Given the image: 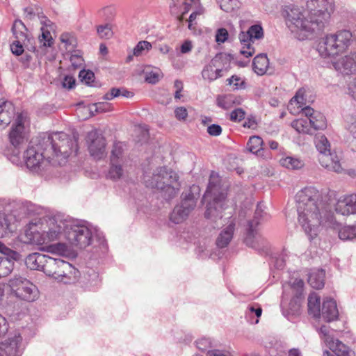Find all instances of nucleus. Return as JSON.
I'll use <instances>...</instances> for the list:
<instances>
[{"label": "nucleus", "instance_id": "nucleus-1", "mask_svg": "<svg viewBox=\"0 0 356 356\" xmlns=\"http://www.w3.org/2000/svg\"><path fill=\"white\" fill-rule=\"evenodd\" d=\"M296 207L298 222L310 238L317 235V229L321 225L339 229V237L341 240L356 238V226L339 228L331 209L316 188L307 187L300 191L296 195Z\"/></svg>", "mask_w": 356, "mask_h": 356}, {"label": "nucleus", "instance_id": "nucleus-2", "mask_svg": "<svg viewBox=\"0 0 356 356\" xmlns=\"http://www.w3.org/2000/svg\"><path fill=\"white\" fill-rule=\"evenodd\" d=\"M78 150L77 140L64 132L42 133L31 140L24 154L27 168L36 173L52 165H63L72 152Z\"/></svg>", "mask_w": 356, "mask_h": 356}, {"label": "nucleus", "instance_id": "nucleus-3", "mask_svg": "<svg viewBox=\"0 0 356 356\" xmlns=\"http://www.w3.org/2000/svg\"><path fill=\"white\" fill-rule=\"evenodd\" d=\"M309 6L314 8L307 15L298 6H289L285 9L286 26L300 40L312 38L323 31L334 5L333 0H311Z\"/></svg>", "mask_w": 356, "mask_h": 356}, {"label": "nucleus", "instance_id": "nucleus-4", "mask_svg": "<svg viewBox=\"0 0 356 356\" xmlns=\"http://www.w3.org/2000/svg\"><path fill=\"white\" fill-rule=\"evenodd\" d=\"M70 224L60 216L34 218L29 223L25 234L31 243L38 245L48 243L59 240L63 235L66 238Z\"/></svg>", "mask_w": 356, "mask_h": 356}, {"label": "nucleus", "instance_id": "nucleus-5", "mask_svg": "<svg viewBox=\"0 0 356 356\" xmlns=\"http://www.w3.org/2000/svg\"><path fill=\"white\" fill-rule=\"evenodd\" d=\"M202 202H206L204 216L216 221L222 218V212L227 208V187L221 185V179L218 174L212 172Z\"/></svg>", "mask_w": 356, "mask_h": 356}, {"label": "nucleus", "instance_id": "nucleus-6", "mask_svg": "<svg viewBox=\"0 0 356 356\" xmlns=\"http://www.w3.org/2000/svg\"><path fill=\"white\" fill-rule=\"evenodd\" d=\"M179 179L175 171L165 166L156 168L152 176H144L146 186L159 190L161 196L169 201L175 198L180 190Z\"/></svg>", "mask_w": 356, "mask_h": 356}, {"label": "nucleus", "instance_id": "nucleus-7", "mask_svg": "<svg viewBox=\"0 0 356 356\" xmlns=\"http://www.w3.org/2000/svg\"><path fill=\"white\" fill-rule=\"evenodd\" d=\"M356 37L348 30H341L334 34L326 35L317 48L323 58H334L343 52L349 45H355Z\"/></svg>", "mask_w": 356, "mask_h": 356}, {"label": "nucleus", "instance_id": "nucleus-8", "mask_svg": "<svg viewBox=\"0 0 356 356\" xmlns=\"http://www.w3.org/2000/svg\"><path fill=\"white\" fill-rule=\"evenodd\" d=\"M199 187L193 185L186 192H183L181 196V202L176 205L170 213V220L179 224L184 222L195 209L198 197L196 194L199 193Z\"/></svg>", "mask_w": 356, "mask_h": 356}, {"label": "nucleus", "instance_id": "nucleus-9", "mask_svg": "<svg viewBox=\"0 0 356 356\" xmlns=\"http://www.w3.org/2000/svg\"><path fill=\"white\" fill-rule=\"evenodd\" d=\"M8 286L11 293L20 300L33 302L38 297L36 286L24 277H15L10 279Z\"/></svg>", "mask_w": 356, "mask_h": 356}, {"label": "nucleus", "instance_id": "nucleus-10", "mask_svg": "<svg viewBox=\"0 0 356 356\" xmlns=\"http://www.w3.org/2000/svg\"><path fill=\"white\" fill-rule=\"evenodd\" d=\"M93 233L91 229L84 225L71 223L66 232V239L72 245L86 248L92 243Z\"/></svg>", "mask_w": 356, "mask_h": 356}, {"label": "nucleus", "instance_id": "nucleus-11", "mask_svg": "<svg viewBox=\"0 0 356 356\" xmlns=\"http://www.w3.org/2000/svg\"><path fill=\"white\" fill-rule=\"evenodd\" d=\"M264 38V30L261 25H252L247 31H241L238 35L239 41L243 46L241 54L246 58L252 56L255 53L252 43L254 40H260Z\"/></svg>", "mask_w": 356, "mask_h": 356}, {"label": "nucleus", "instance_id": "nucleus-12", "mask_svg": "<svg viewBox=\"0 0 356 356\" xmlns=\"http://www.w3.org/2000/svg\"><path fill=\"white\" fill-rule=\"evenodd\" d=\"M9 141L13 147V155L17 157L20 153L21 147L26 141L24 118L22 114L17 115L15 123L12 125L9 133Z\"/></svg>", "mask_w": 356, "mask_h": 356}, {"label": "nucleus", "instance_id": "nucleus-13", "mask_svg": "<svg viewBox=\"0 0 356 356\" xmlns=\"http://www.w3.org/2000/svg\"><path fill=\"white\" fill-rule=\"evenodd\" d=\"M304 284L302 280L292 278L287 284L283 285L284 296L288 288L291 290L293 294V298L289 304V309L293 315L298 314L300 310L301 303L304 298Z\"/></svg>", "mask_w": 356, "mask_h": 356}, {"label": "nucleus", "instance_id": "nucleus-14", "mask_svg": "<svg viewBox=\"0 0 356 356\" xmlns=\"http://www.w3.org/2000/svg\"><path fill=\"white\" fill-rule=\"evenodd\" d=\"M87 143L89 152L95 159H101L106 156V140L97 130L88 134Z\"/></svg>", "mask_w": 356, "mask_h": 356}, {"label": "nucleus", "instance_id": "nucleus-15", "mask_svg": "<svg viewBox=\"0 0 356 356\" xmlns=\"http://www.w3.org/2000/svg\"><path fill=\"white\" fill-rule=\"evenodd\" d=\"M22 337L15 333L0 343V356H21Z\"/></svg>", "mask_w": 356, "mask_h": 356}, {"label": "nucleus", "instance_id": "nucleus-16", "mask_svg": "<svg viewBox=\"0 0 356 356\" xmlns=\"http://www.w3.org/2000/svg\"><path fill=\"white\" fill-rule=\"evenodd\" d=\"M255 228L253 227V222H248V229L245 243L248 246L259 251L260 254H268L270 251L268 244L264 238L255 235Z\"/></svg>", "mask_w": 356, "mask_h": 356}, {"label": "nucleus", "instance_id": "nucleus-17", "mask_svg": "<svg viewBox=\"0 0 356 356\" xmlns=\"http://www.w3.org/2000/svg\"><path fill=\"white\" fill-rule=\"evenodd\" d=\"M222 56L221 54H217L209 64L204 67L202 71V76L204 80L212 82L222 76L221 74L222 69L220 66Z\"/></svg>", "mask_w": 356, "mask_h": 356}, {"label": "nucleus", "instance_id": "nucleus-18", "mask_svg": "<svg viewBox=\"0 0 356 356\" xmlns=\"http://www.w3.org/2000/svg\"><path fill=\"white\" fill-rule=\"evenodd\" d=\"M79 270L67 261H64L56 280L65 284L77 282L80 277Z\"/></svg>", "mask_w": 356, "mask_h": 356}, {"label": "nucleus", "instance_id": "nucleus-19", "mask_svg": "<svg viewBox=\"0 0 356 356\" xmlns=\"http://www.w3.org/2000/svg\"><path fill=\"white\" fill-rule=\"evenodd\" d=\"M356 46V41L355 44ZM353 52L340 58L337 62L334 63V67L340 72L349 74L356 71V47Z\"/></svg>", "mask_w": 356, "mask_h": 356}, {"label": "nucleus", "instance_id": "nucleus-20", "mask_svg": "<svg viewBox=\"0 0 356 356\" xmlns=\"http://www.w3.org/2000/svg\"><path fill=\"white\" fill-rule=\"evenodd\" d=\"M318 161L321 166L329 171L339 173L343 170L340 163V159L335 152H329L325 154H319Z\"/></svg>", "mask_w": 356, "mask_h": 356}, {"label": "nucleus", "instance_id": "nucleus-21", "mask_svg": "<svg viewBox=\"0 0 356 356\" xmlns=\"http://www.w3.org/2000/svg\"><path fill=\"white\" fill-rule=\"evenodd\" d=\"M327 322H331L338 318L339 311L336 301L332 298H326L323 300L321 316Z\"/></svg>", "mask_w": 356, "mask_h": 356}, {"label": "nucleus", "instance_id": "nucleus-22", "mask_svg": "<svg viewBox=\"0 0 356 356\" xmlns=\"http://www.w3.org/2000/svg\"><path fill=\"white\" fill-rule=\"evenodd\" d=\"M15 115V109L14 105L10 102L0 99V124L7 126L10 122Z\"/></svg>", "mask_w": 356, "mask_h": 356}, {"label": "nucleus", "instance_id": "nucleus-23", "mask_svg": "<svg viewBox=\"0 0 356 356\" xmlns=\"http://www.w3.org/2000/svg\"><path fill=\"white\" fill-rule=\"evenodd\" d=\"M235 229L234 219L229 222V225L219 234L216 239V245L218 248H223L229 245L233 238Z\"/></svg>", "mask_w": 356, "mask_h": 356}, {"label": "nucleus", "instance_id": "nucleus-24", "mask_svg": "<svg viewBox=\"0 0 356 356\" xmlns=\"http://www.w3.org/2000/svg\"><path fill=\"white\" fill-rule=\"evenodd\" d=\"M47 257V255L39 252H33L26 257L25 263L26 266L31 270L43 271Z\"/></svg>", "mask_w": 356, "mask_h": 356}, {"label": "nucleus", "instance_id": "nucleus-25", "mask_svg": "<svg viewBox=\"0 0 356 356\" xmlns=\"http://www.w3.org/2000/svg\"><path fill=\"white\" fill-rule=\"evenodd\" d=\"M64 260L60 259H55L51 257H47L43 272L49 277H53L56 280L57 277L60 270V268L64 263Z\"/></svg>", "mask_w": 356, "mask_h": 356}, {"label": "nucleus", "instance_id": "nucleus-26", "mask_svg": "<svg viewBox=\"0 0 356 356\" xmlns=\"http://www.w3.org/2000/svg\"><path fill=\"white\" fill-rule=\"evenodd\" d=\"M27 31L28 30L26 26L20 19L15 20L12 26V32L16 40H21L24 45L26 44V41L28 42H30L31 41V39L29 38L27 34Z\"/></svg>", "mask_w": 356, "mask_h": 356}, {"label": "nucleus", "instance_id": "nucleus-27", "mask_svg": "<svg viewBox=\"0 0 356 356\" xmlns=\"http://www.w3.org/2000/svg\"><path fill=\"white\" fill-rule=\"evenodd\" d=\"M327 346L337 356H355L354 351L338 339H334Z\"/></svg>", "mask_w": 356, "mask_h": 356}, {"label": "nucleus", "instance_id": "nucleus-28", "mask_svg": "<svg viewBox=\"0 0 356 356\" xmlns=\"http://www.w3.org/2000/svg\"><path fill=\"white\" fill-rule=\"evenodd\" d=\"M0 257V277L9 275L13 270L14 261H18L20 259V254L18 253L17 259H13L8 255Z\"/></svg>", "mask_w": 356, "mask_h": 356}, {"label": "nucleus", "instance_id": "nucleus-29", "mask_svg": "<svg viewBox=\"0 0 356 356\" xmlns=\"http://www.w3.org/2000/svg\"><path fill=\"white\" fill-rule=\"evenodd\" d=\"M268 64V59L266 54H259L253 59V69L259 75H262L266 73Z\"/></svg>", "mask_w": 356, "mask_h": 356}, {"label": "nucleus", "instance_id": "nucleus-30", "mask_svg": "<svg viewBox=\"0 0 356 356\" xmlns=\"http://www.w3.org/2000/svg\"><path fill=\"white\" fill-rule=\"evenodd\" d=\"M325 275L322 269L313 271L309 275L308 282L312 288L320 289L324 286Z\"/></svg>", "mask_w": 356, "mask_h": 356}, {"label": "nucleus", "instance_id": "nucleus-31", "mask_svg": "<svg viewBox=\"0 0 356 356\" xmlns=\"http://www.w3.org/2000/svg\"><path fill=\"white\" fill-rule=\"evenodd\" d=\"M308 312L314 318L321 316L320 297L316 293H312L308 297Z\"/></svg>", "mask_w": 356, "mask_h": 356}, {"label": "nucleus", "instance_id": "nucleus-32", "mask_svg": "<svg viewBox=\"0 0 356 356\" xmlns=\"http://www.w3.org/2000/svg\"><path fill=\"white\" fill-rule=\"evenodd\" d=\"M124 145L120 142L113 144L110 156V162H125Z\"/></svg>", "mask_w": 356, "mask_h": 356}, {"label": "nucleus", "instance_id": "nucleus-33", "mask_svg": "<svg viewBox=\"0 0 356 356\" xmlns=\"http://www.w3.org/2000/svg\"><path fill=\"white\" fill-rule=\"evenodd\" d=\"M125 162H110V168L108 172V177L113 180H118L122 178L125 173Z\"/></svg>", "mask_w": 356, "mask_h": 356}, {"label": "nucleus", "instance_id": "nucleus-34", "mask_svg": "<svg viewBox=\"0 0 356 356\" xmlns=\"http://www.w3.org/2000/svg\"><path fill=\"white\" fill-rule=\"evenodd\" d=\"M240 103V99L233 95H227L217 99V105L225 110L229 109L235 105H238Z\"/></svg>", "mask_w": 356, "mask_h": 356}, {"label": "nucleus", "instance_id": "nucleus-35", "mask_svg": "<svg viewBox=\"0 0 356 356\" xmlns=\"http://www.w3.org/2000/svg\"><path fill=\"white\" fill-rule=\"evenodd\" d=\"M314 143L319 154L330 152V144L325 136L318 134L315 136Z\"/></svg>", "mask_w": 356, "mask_h": 356}, {"label": "nucleus", "instance_id": "nucleus-36", "mask_svg": "<svg viewBox=\"0 0 356 356\" xmlns=\"http://www.w3.org/2000/svg\"><path fill=\"white\" fill-rule=\"evenodd\" d=\"M280 163L283 167L291 170L300 169L304 165V163L302 160L292 156L282 158L280 160Z\"/></svg>", "mask_w": 356, "mask_h": 356}, {"label": "nucleus", "instance_id": "nucleus-37", "mask_svg": "<svg viewBox=\"0 0 356 356\" xmlns=\"http://www.w3.org/2000/svg\"><path fill=\"white\" fill-rule=\"evenodd\" d=\"M41 250L49 253L63 256L67 254L69 252L67 245L63 243H58L47 245L46 247H43Z\"/></svg>", "mask_w": 356, "mask_h": 356}, {"label": "nucleus", "instance_id": "nucleus-38", "mask_svg": "<svg viewBox=\"0 0 356 356\" xmlns=\"http://www.w3.org/2000/svg\"><path fill=\"white\" fill-rule=\"evenodd\" d=\"M263 140L258 136H251L247 143V149L253 154H259L262 149Z\"/></svg>", "mask_w": 356, "mask_h": 356}, {"label": "nucleus", "instance_id": "nucleus-39", "mask_svg": "<svg viewBox=\"0 0 356 356\" xmlns=\"http://www.w3.org/2000/svg\"><path fill=\"white\" fill-rule=\"evenodd\" d=\"M335 211L337 213H340L343 216H348L354 213L350 204L346 202V195L341 197L337 201L335 206Z\"/></svg>", "mask_w": 356, "mask_h": 356}, {"label": "nucleus", "instance_id": "nucleus-40", "mask_svg": "<svg viewBox=\"0 0 356 356\" xmlns=\"http://www.w3.org/2000/svg\"><path fill=\"white\" fill-rule=\"evenodd\" d=\"M308 120L310 126L316 130L323 129L327 126L325 118L319 112H316V113L312 117V118H309Z\"/></svg>", "mask_w": 356, "mask_h": 356}, {"label": "nucleus", "instance_id": "nucleus-41", "mask_svg": "<svg viewBox=\"0 0 356 356\" xmlns=\"http://www.w3.org/2000/svg\"><path fill=\"white\" fill-rule=\"evenodd\" d=\"M291 126L299 133L309 134L310 131V124L308 119H297L291 122Z\"/></svg>", "mask_w": 356, "mask_h": 356}, {"label": "nucleus", "instance_id": "nucleus-42", "mask_svg": "<svg viewBox=\"0 0 356 356\" xmlns=\"http://www.w3.org/2000/svg\"><path fill=\"white\" fill-rule=\"evenodd\" d=\"M60 40L65 44V49L67 51L74 49L76 46V40L74 36L69 33H63L60 36Z\"/></svg>", "mask_w": 356, "mask_h": 356}, {"label": "nucleus", "instance_id": "nucleus-43", "mask_svg": "<svg viewBox=\"0 0 356 356\" xmlns=\"http://www.w3.org/2000/svg\"><path fill=\"white\" fill-rule=\"evenodd\" d=\"M112 110V106L108 102H98L92 104L90 107L91 115H95L99 113H106Z\"/></svg>", "mask_w": 356, "mask_h": 356}, {"label": "nucleus", "instance_id": "nucleus-44", "mask_svg": "<svg viewBox=\"0 0 356 356\" xmlns=\"http://www.w3.org/2000/svg\"><path fill=\"white\" fill-rule=\"evenodd\" d=\"M220 8L229 13L239 8V1L238 0H217Z\"/></svg>", "mask_w": 356, "mask_h": 356}, {"label": "nucleus", "instance_id": "nucleus-45", "mask_svg": "<svg viewBox=\"0 0 356 356\" xmlns=\"http://www.w3.org/2000/svg\"><path fill=\"white\" fill-rule=\"evenodd\" d=\"M152 44L145 40L140 41L133 49V54L135 56H140L144 54L145 51H148L152 49Z\"/></svg>", "mask_w": 356, "mask_h": 356}, {"label": "nucleus", "instance_id": "nucleus-46", "mask_svg": "<svg viewBox=\"0 0 356 356\" xmlns=\"http://www.w3.org/2000/svg\"><path fill=\"white\" fill-rule=\"evenodd\" d=\"M97 32L102 39H108L113 35L111 26L108 24L98 26L97 27Z\"/></svg>", "mask_w": 356, "mask_h": 356}, {"label": "nucleus", "instance_id": "nucleus-47", "mask_svg": "<svg viewBox=\"0 0 356 356\" xmlns=\"http://www.w3.org/2000/svg\"><path fill=\"white\" fill-rule=\"evenodd\" d=\"M8 230H10L8 216L4 213L0 212V237L6 234Z\"/></svg>", "mask_w": 356, "mask_h": 356}, {"label": "nucleus", "instance_id": "nucleus-48", "mask_svg": "<svg viewBox=\"0 0 356 356\" xmlns=\"http://www.w3.org/2000/svg\"><path fill=\"white\" fill-rule=\"evenodd\" d=\"M227 81L228 82V85L234 86V90L243 89L245 88V81L242 80L241 77L236 75L232 76Z\"/></svg>", "mask_w": 356, "mask_h": 356}, {"label": "nucleus", "instance_id": "nucleus-49", "mask_svg": "<svg viewBox=\"0 0 356 356\" xmlns=\"http://www.w3.org/2000/svg\"><path fill=\"white\" fill-rule=\"evenodd\" d=\"M195 345L197 349L204 352L211 347V341L209 338L202 337L195 341Z\"/></svg>", "mask_w": 356, "mask_h": 356}, {"label": "nucleus", "instance_id": "nucleus-50", "mask_svg": "<svg viewBox=\"0 0 356 356\" xmlns=\"http://www.w3.org/2000/svg\"><path fill=\"white\" fill-rule=\"evenodd\" d=\"M262 314V309L259 305H250L248 307V311L246 313L247 317H250L252 315L254 314L257 318H259L261 316ZM259 319L257 318L256 321L253 323L254 324L258 323Z\"/></svg>", "mask_w": 356, "mask_h": 356}, {"label": "nucleus", "instance_id": "nucleus-51", "mask_svg": "<svg viewBox=\"0 0 356 356\" xmlns=\"http://www.w3.org/2000/svg\"><path fill=\"white\" fill-rule=\"evenodd\" d=\"M24 44L21 40H16L10 44V50L12 53L16 56H20L24 52Z\"/></svg>", "mask_w": 356, "mask_h": 356}, {"label": "nucleus", "instance_id": "nucleus-52", "mask_svg": "<svg viewBox=\"0 0 356 356\" xmlns=\"http://www.w3.org/2000/svg\"><path fill=\"white\" fill-rule=\"evenodd\" d=\"M79 76L81 81H84L88 85H90L95 79V74L90 70H81Z\"/></svg>", "mask_w": 356, "mask_h": 356}, {"label": "nucleus", "instance_id": "nucleus-53", "mask_svg": "<svg viewBox=\"0 0 356 356\" xmlns=\"http://www.w3.org/2000/svg\"><path fill=\"white\" fill-rule=\"evenodd\" d=\"M320 334L322 335L321 338L325 343L327 346H328L334 339L329 334V327L326 325H322L319 329Z\"/></svg>", "mask_w": 356, "mask_h": 356}, {"label": "nucleus", "instance_id": "nucleus-54", "mask_svg": "<svg viewBox=\"0 0 356 356\" xmlns=\"http://www.w3.org/2000/svg\"><path fill=\"white\" fill-rule=\"evenodd\" d=\"M245 112L243 109L238 108L230 113V120L233 122H240L245 118Z\"/></svg>", "mask_w": 356, "mask_h": 356}, {"label": "nucleus", "instance_id": "nucleus-55", "mask_svg": "<svg viewBox=\"0 0 356 356\" xmlns=\"http://www.w3.org/2000/svg\"><path fill=\"white\" fill-rule=\"evenodd\" d=\"M40 42H43L42 45L44 47H51L53 43V39L49 31H43L41 36H39Z\"/></svg>", "mask_w": 356, "mask_h": 356}, {"label": "nucleus", "instance_id": "nucleus-56", "mask_svg": "<svg viewBox=\"0 0 356 356\" xmlns=\"http://www.w3.org/2000/svg\"><path fill=\"white\" fill-rule=\"evenodd\" d=\"M228 31L225 28L217 29L216 33V41L218 43L225 42L228 38Z\"/></svg>", "mask_w": 356, "mask_h": 356}, {"label": "nucleus", "instance_id": "nucleus-57", "mask_svg": "<svg viewBox=\"0 0 356 356\" xmlns=\"http://www.w3.org/2000/svg\"><path fill=\"white\" fill-rule=\"evenodd\" d=\"M161 73L159 71H151L146 73L145 81L149 83H156L159 81Z\"/></svg>", "mask_w": 356, "mask_h": 356}, {"label": "nucleus", "instance_id": "nucleus-58", "mask_svg": "<svg viewBox=\"0 0 356 356\" xmlns=\"http://www.w3.org/2000/svg\"><path fill=\"white\" fill-rule=\"evenodd\" d=\"M263 209H261V205L258 204L257 206V209L254 212V216L253 220L250 222H253V227H256L259 224L260 219L263 217Z\"/></svg>", "mask_w": 356, "mask_h": 356}, {"label": "nucleus", "instance_id": "nucleus-59", "mask_svg": "<svg viewBox=\"0 0 356 356\" xmlns=\"http://www.w3.org/2000/svg\"><path fill=\"white\" fill-rule=\"evenodd\" d=\"M120 96H121V88H112L104 95L103 99L105 100H112L113 98Z\"/></svg>", "mask_w": 356, "mask_h": 356}, {"label": "nucleus", "instance_id": "nucleus-60", "mask_svg": "<svg viewBox=\"0 0 356 356\" xmlns=\"http://www.w3.org/2000/svg\"><path fill=\"white\" fill-rule=\"evenodd\" d=\"M0 252L3 254L8 255L13 259H17L18 257L17 252L8 248L1 242H0Z\"/></svg>", "mask_w": 356, "mask_h": 356}, {"label": "nucleus", "instance_id": "nucleus-61", "mask_svg": "<svg viewBox=\"0 0 356 356\" xmlns=\"http://www.w3.org/2000/svg\"><path fill=\"white\" fill-rule=\"evenodd\" d=\"M8 327L9 324L7 319L0 314V337L7 333Z\"/></svg>", "mask_w": 356, "mask_h": 356}, {"label": "nucleus", "instance_id": "nucleus-62", "mask_svg": "<svg viewBox=\"0 0 356 356\" xmlns=\"http://www.w3.org/2000/svg\"><path fill=\"white\" fill-rule=\"evenodd\" d=\"M75 79L72 76H65L62 81V86L65 88L72 89L75 86Z\"/></svg>", "mask_w": 356, "mask_h": 356}, {"label": "nucleus", "instance_id": "nucleus-63", "mask_svg": "<svg viewBox=\"0 0 356 356\" xmlns=\"http://www.w3.org/2000/svg\"><path fill=\"white\" fill-rule=\"evenodd\" d=\"M207 132L210 136H218L222 133V128L220 125L213 124L208 127Z\"/></svg>", "mask_w": 356, "mask_h": 356}, {"label": "nucleus", "instance_id": "nucleus-64", "mask_svg": "<svg viewBox=\"0 0 356 356\" xmlns=\"http://www.w3.org/2000/svg\"><path fill=\"white\" fill-rule=\"evenodd\" d=\"M348 94L356 100V77L348 85Z\"/></svg>", "mask_w": 356, "mask_h": 356}]
</instances>
